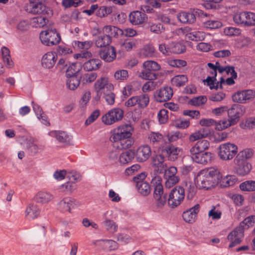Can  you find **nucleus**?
I'll return each instance as SVG.
<instances>
[{
	"label": "nucleus",
	"mask_w": 255,
	"mask_h": 255,
	"mask_svg": "<svg viewBox=\"0 0 255 255\" xmlns=\"http://www.w3.org/2000/svg\"><path fill=\"white\" fill-rule=\"evenodd\" d=\"M200 206L199 204L184 211L182 214L183 220L187 223H192L195 221L197 214L199 212Z\"/></svg>",
	"instance_id": "5701e85b"
},
{
	"label": "nucleus",
	"mask_w": 255,
	"mask_h": 255,
	"mask_svg": "<svg viewBox=\"0 0 255 255\" xmlns=\"http://www.w3.org/2000/svg\"><path fill=\"white\" fill-rule=\"evenodd\" d=\"M135 153L132 150H128L123 152L119 157V162L123 164H127L134 158Z\"/></svg>",
	"instance_id": "a19ab883"
},
{
	"label": "nucleus",
	"mask_w": 255,
	"mask_h": 255,
	"mask_svg": "<svg viewBox=\"0 0 255 255\" xmlns=\"http://www.w3.org/2000/svg\"><path fill=\"white\" fill-rule=\"evenodd\" d=\"M148 139L150 143L153 145L159 144V146L161 144L164 142L165 138L162 134L159 132H151L148 134Z\"/></svg>",
	"instance_id": "72a5a7b5"
},
{
	"label": "nucleus",
	"mask_w": 255,
	"mask_h": 255,
	"mask_svg": "<svg viewBox=\"0 0 255 255\" xmlns=\"http://www.w3.org/2000/svg\"><path fill=\"white\" fill-rule=\"evenodd\" d=\"M29 12L34 14H52V10L45 5V0H29Z\"/></svg>",
	"instance_id": "1a4fd4ad"
},
{
	"label": "nucleus",
	"mask_w": 255,
	"mask_h": 255,
	"mask_svg": "<svg viewBox=\"0 0 255 255\" xmlns=\"http://www.w3.org/2000/svg\"><path fill=\"white\" fill-rule=\"evenodd\" d=\"M48 134L50 136L55 137L59 142L64 145H70L72 144V136L65 131L52 130Z\"/></svg>",
	"instance_id": "4468645a"
},
{
	"label": "nucleus",
	"mask_w": 255,
	"mask_h": 255,
	"mask_svg": "<svg viewBox=\"0 0 255 255\" xmlns=\"http://www.w3.org/2000/svg\"><path fill=\"white\" fill-rule=\"evenodd\" d=\"M39 37L42 44L48 46L57 45L61 41L60 34L55 28L48 29L41 31Z\"/></svg>",
	"instance_id": "39448f33"
},
{
	"label": "nucleus",
	"mask_w": 255,
	"mask_h": 255,
	"mask_svg": "<svg viewBox=\"0 0 255 255\" xmlns=\"http://www.w3.org/2000/svg\"><path fill=\"white\" fill-rule=\"evenodd\" d=\"M25 146L28 153L32 155L36 154L44 149V145L38 143L35 139L32 137L25 139Z\"/></svg>",
	"instance_id": "2eb2a0df"
},
{
	"label": "nucleus",
	"mask_w": 255,
	"mask_h": 255,
	"mask_svg": "<svg viewBox=\"0 0 255 255\" xmlns=\"http://www.w3.org/2000/svg\"><path fill=\"white\" fill-rule=\"evenodd\" d=\"M76 201L70 197H65L58 204V209L62 212H68L71 213V208Z\"/></svg>",
	"instance_id": "cd10ccee"
},
{
	"label": "nucleus",
	"mask_w": 255,
	"mask_h": 255,
	"mask_svg": "<svg viewBox=\"0 0 255 255\" xmlns=\"http://www.w3.org/2000/svg\"><path fill=\"white\" fill-rule=\"evenodd\" d=\"M244 237V229L242 227H238L231 232L228 236V239L231 242L229 247L231 248L241 243Z\"/></svg>",
	"instance_id": "dca6fc26"
},
{
	"label": "nucleus",
	"mask_w": 255,
	"mask_h": 255,
	"mask_svg": "<svg viewBox=\"0 0 255 255\" xmlns=\"http://www.w3.org/2000/svg\"><path fill=\"white\" fill-rule=\"evenodd\" d=\"M40 210L38 206L33 204H30L26 208L25 214L26 217L29 219H35L40 215Z\"/></svg>",
	"instance_id": "473e14b6"
},
{
	"label": "nucleus",
	"mask_w": 255,
	"mask_h": 255,
	"mask_svg": "<svg viewBox=\"0 0 255 255\" xmlns=\"http://www.w3.org/2000/svg\"><path fill=\"white\" fill-rule=\"evenodd\" d=\"M241 108L238 105H233L228 110V119L221 120L222 128H229L237 124L240 120Z\"/></svg>",
	"instance_id": "423d86ee"
},
{
	"label": "nucleus",
	"mask_w": 255,
	"mask_h": 255,
	"mask_svg": "<svg viewBox=\"0 0 255 255\" xmlns=\"http://www.w3.org/2000/svg\"><path fill=\"white\" fill-rule=\"evenodd\" d=\"M187 81L188 78L184 75H176L171 79L172 85L178 87L183 86Z\"/></svg>",
	"instance_id": "a18cd8bd"
},
{
	"label": "nucleus",
	"mask_w": 255,
	"mask_h": 255,
	"mask_svg": "<svg viewBox=\"0 0 255 255\" xmlns=\"http://www.w3.org/2000/svg\"><path fill=\"white\" fill-rule=\"evenodd\" d=\"M204 26L208 29H217L222 26V22L217 20H209L203 22Z\"/></svg>",
	"instance_id": "5fc2aeb1"
},
{
	"label": "nucleus",
	"mask_w": 255,
	"mask_h": 255,
	"mask_svg": "<svg viewBox=\"0 0 255 255\" xmlns=\"http://www.w3.org/2000/svg\"><path fill=\"white\" fill-rule=\"evenodd\" d=\"M155 48L151 44L144 45L140 50L139 55L142 58H150L154 56Z\"/></svg>",
	"instance_id": "4c0bfd02"
},
{
	"label": "nucleus",
	"mask_w": 255,
	"mask_h": 255,
	"mask_svg": "<svg viewBox=\"0 0 255 255\" xmlns=\"http://www.w3.org/2000/svg\"><path fill=\"white\" fill-rule=\"evenodd\" d=\"M149 102V97L147 94L132 96L125 102V106L128 107L137 105L138 108L144 109L146 107Z\"/></svg>",
	"instance_id": "9b49d317"
},
{
	"label": "nucleus",
	"mask_w": 255,
	"mask_h": 255,
	"mask_svg": "<svg viewBox=\"0 0 255 255\" xmlns=\"http://www.w3.org/2000/svg\"><path fill=\"white\" fill-rule=\"evenodd\" d=\"M219 172L214 168L201 170L197 176L198 186L200 189L208 190L213 187L217 183Z\"/></svg>",
	"instance_id": "7ed1b4c3"
},
{
	"label": "nucleus",
	"mask_w": 255,
	"mask_h": 255,
	"mask_svg": "<svg viewBox=\"0 0 255 255\" xmlns=\"http://www.w3.org/2000/svg\"><path fill=\"white\" fill-rule=\"evenodd\" d=\"M234 162L235 164L237 165L236 173L240 176L247 175L252 169L251 164L246 161H242L238 163V162L236 161V159H235Z\"/></svg>",
	"instance_id": "c756f323"
},
{
	"label": "nucleus",
	"mask_w": 255,
	"mask_h": 255,
	"mask_svg": "<svg viewBox=\"0 0 255 255\" xmlns=\"http://www.w3.org/2000/svg\"><path fill=\"white\" fill-rule=\"evenodd\" d=\"M80 70L79 67H77V64L73 63L68 66L66 70L67 76H76L75 75Z\"/></svg>",
	"instance_id": "69168bd1"
},
{
	"label": "nucleus",
	"mask_w": 255,
	"mask_h": 255,
	"mask_svg": "<svg viewBox=\"0 0 255 255\" xmlns=\"http://www.w3.org/2000/svg\"><path fill=\"white\" fill-rule=\"evenodd\" d=\"M185 197L184 189L180 186H176L170 192L168 204L172 208L177 207L183 201Z\"/></svg>",
	"instance_id": "9d476101"
},
{
	"label": "nucleus",
	"mask_w": 255,
	"mask_h": 255,
	"mask_svg": "<svg viewBox=\"0 0 255 255\" xmlns=\"http://www.w3.org/2000/svg\"><path fill=\"white\" fill-rule=\"evenodd\" d=\"M165 181V187L168 188H171L179 182V177L177 176H164Z\"/></svg>",
	"instance_id": "052dcab7"
},
{
	"label": "nucleus",
	"mask_w": 255,
	"mask_h": 255,
	"mask_svg": "<svg viewBox=\"0 0 255 255\" xmlns=\"http://www.w3.org/2000/svg\"><path fill=\"white\" fill-rule=\"evenodd\" d=\"M151 165L159 173H163L165 169L167 168V165L164 162V156L160 154L152 157Z\"/></svg>",
	"instance_id": "bb28decb"
},
{
	"label": "nucleus",
	"mask_w": 255,
	"mask_h": 255,
	"mask_svg": "<svg viewBox=\"0 0 255 255\" xmlns=\"http://www.w3.org/2000/svg\"><path fill=\"white\" fill-rule=\"evenodd\" d=\"M57 59V55L52 52L45 53L42 58L41 64L43 68L50 69L52 68Z\"/></svg>",
	"instance_id": "393cba45"
},
{
	"label": "nucleus",
	"mask_w": 255,
	"mask_h": 255,
	"mask_svg": "<svg viewBox=\"0 0 255 255\" xmlns=\"http://www.w3.org/2000/svg\"><path fill=\"white\" fill-rule=\"evenodd\" d=\"M241 29L234 27H227L224 28L225 35L230 36H238L241 34Z\"/></svg>",
	"instance_id": "0e129e2a"
},
{
	"label": "nucleus",
	"mask_w": 255,
	"mask_h": 255,
	"mask_svg": "<svg viewBox=\"0 0 255 255\" xmlns=\"http://www.w3.org/2000/svg\"><path fill=\"white\" fill-rule=\"evenodd\" d=\"M181 134L178 131L168 133L165 136H164L166 139V141L169 144H171V142L177 141L178 139L181 138Z\"/></svg>",
	"instance_id": "680f3d73"
},
{
	"label": "nucleus",
	"mask_w": 255,
	"mask_h": 255,
	"mask_svg": "<svg viewBox=\"0 0 255 255\" xmlns=\"http://www.w3.org/2000/svg\"><path fill=\"white\" fill-rule=\"evenodd\" d=\"M100 58L106 62H111L116 58V50L114 46H109L101 48L99 52Z\"/></svg>",
	"instance_id": "6ab92c4d"
},
{
	"label": "nucleus",
	"mask_w": 255,
	"mask_h": 255,
	"mask_svg": "<svg viewBox=\"0 0 255 255\" xmlns=\"http://www.w3.org/2000/svg\"><path fill=\"white\" fill-rule=\"evenodd\" d=\"M151 183L154 188L153 198L155 203L153 211L159 212L166 204L167 194L164 192L162 179L160 176H154L152 179Z\"/></svg>",
	"instance_id": "f03ea898"
},
{
	"label": "nucleus",
	"mask_w": 255,
	"mask_h": 255,
	"mask_svg": "<svg viewBox=\"0 0 255 255\" xmlns=\"http://www.w3.org/2000/svg\"><path fill=\"white\" fill-rule=\"evenodd\" d=\"M68 79L66 82L68 88L72 90L76 89L79 85L80 81L77 76H67Z\"/></svg>",
	"instance_id": "8fccbe9b"
},
{
	"label": "nucleus",
	"mask_w": 255,
	"mask_h": 255,
	"mask_svg": "<svg viewBox=\"0 0 255 255\" xmlns=\"http://www.w3.org/2000/svg\"><path fill=\"white\" fill-rule=\"evenodd\" d=\"M111 38L108 35H100L97 37L95 41V44L97 47L101 48L109 46L111 42Z\"/></svg>",
	"instance_id": "ea45409f"
},
{
	"label": "nucleus",
	"mask_w": 255,
	"mask_h": 255,
	"mask_svg": "<svg viewBox=\"0 0 255 255\" xmlns=\"http://www.w3.org/2000/svg\"><path fill=\"white\" fill-rule=\"evenodd\" d=\"M138 192L143 196L148 195L151 191L150 186L147 182H139L136 186Z\"/></svg>",
	"instance_id": "49530a36"
},
{
	"label": "nucleus",
	"mask_w": 255,
	"mask_h": 255,
	"mask_svg": "<svg viewBox=\"0 0 255 255\" xmlns=\"http://www.w3.org/2000/svg\"><path fill=\"white\" fill-rule=\"evenodd\" d=\"M240 188L244 191H255V181L247 180L240 184Z\"/></svg>",
	"instance_id": "3c124183"
},
{
	"label": "nucleus",
	"mask_w": 255,
	"mask_h": 255,
	"mask_svg": "<svg viewBox=\"0 0 255 255\" xmlns=\"http://www.w3.org/2000/svg\"><path fill=\"white\" fill-rule=\"evenodd\" d=\"M32 21L33 26L42 27L47 24L48 20L45 17L41 16L33 18Z\"/></svg>",
	"instance_id": "864d4df0"
},
{
	"label": "nucleus",
	"mask_w": 255,
	"mask_h": 255,
	"mask_svg": "<svg viewBox=\"0 0 255 255\" xmlns=\"http://www.w3.org/2000/svg\"><path fill=\"white\" fill-rule=\"evenodd\" d=\"M222 212L216 210V207L213 206L211 209L208 212V216L212 220H219L221 218Z\"/></svg>",
	"instance_id": "338daca9"
},
{
	"label": "nucleus",
	"mask_w": 255,
	"mask_h": 255,
	"mask_svg": "<svg viewBox=\"0 0 255 255\" xmlns=\"http://www.w3.org/2000/svg\"><path fill=\"white\" fill-rule=\"evenodd\" d=\"M255 93L252 90L239 91L233 95L234 101L238 103H244L255 96Z\"/></svg>",
	"instance_id": "b1692460"
},
{
	"label": "nucleus",
	"mask_w": 255,
	"mask_h": 255,
	"mask_svg": "<svg viewBox=\"0 0 255 255\" xmlns=\"http://www.w3.org/2000/svg\"><path fill=\"white\" fill-rule=\"evenodd\" d=\"M219 156L223 160L232 159L238 152V146L233 143L227 142L219 147Z\"/></svg>",
	"instance_id": "0eeeda50"
},
{
	"label": "nucleus",
	"mask_w": 255,
	"mask_h": 255,
	"mask_svg": "<svg viewBox=\"0 0 255 255\" xmlns=\"http://www.w3.org/2000/svg\"><path fill=\"white\" fill-rule=\"evenodd\" d=\"M112 11V6L103 5L98 7L96 11V15L101 18L105 17L111 14Z\"/></svg>",
	"instance_id": "de8ad7c7"
},
{
	"label": "nucleus",
	"mask_w": 255,
	"mask_h": 255,
	"mask_svg": "<svg viewBox=\"0 0 255 255\" xmlns=\"http://www.w3.org/2000/svg\"><path fill=\"white\" fill-rule=\"evenodd\" d=\"M143 66L144 69L152 71L154 72L156 71L159 70L161 68L160 65L158 64L157 62L152 60L144 62L143 64Z\"/></svg>",
	"instance_id": "603ef678"
},
{
	"label": "nucleus",
	"mask_w": 255,
	"mask_h": 255,
	"mask_svg": "<svg viewBox=\"0 0 255 255\" xmlns=\"http://www.w3.org/2000/svg\"><path fill=\"white\" fill-rule=\"evenodd\" d=\"M238 178L235 175H228L222 178L221 185L224 187L232 186L237 183Z\"/></svg>",
	"instance_id": "c03bdc74"
},
{
	"label": "nucleus",
	"mask_w": 255,
	"mask_h": 255,
	"mask_svg": "<svg viewBox=\"0 0 255 255\" xmlns=\"http://www.w3.org/2000/svg\"><path fill=\"white\" fill-rule=\"evenodd\" d=\"M200 125L202 127L214 126L216 128L220 126L222 128L221 120L217 122L212 119H202L200 121Z\"/></svg>",
	"instance_id": "09e8293b"
},
{
	"label": "nucleus",
	"mask_w": 255,
	"mask_h": 255,
	"mask_svg": "<svg viewBox=\"0 0 255 255\" xmlns=\"http://www.w3.org/2000/svg\"><path fill=\"white\" fill-rule=\"evenodd\" d=\"M113 90H106L103 93L104 98L106 100L107 103L110 105H113L115 102V95L112 92Z\"/></svg>",
	"instance_id": "13d9d810"
},
{
	"label": "nucleus",
	"mask_w": 255,
	"mask_h": 255,
	"mask_svg": "<svg viewBox=\"0 0 255 255\" xmlns=\"http://www.w3.org/2000/svg\"><path fill=\"white\" fill-rule=\"evenodd\" d=\"M254 152L253 149L246 148L240 151L235 159H236V161H237L238 163L242 161H246L247 160L251 158Z\"/></svg>",
	"instance_id": "c9c22d12"
},
{
	"label": "nucleus",
	"mask_w": 255,
	"mask_h": 255,
	"mask_svg": "<svg viewBox=\"0 0 255 255\" xmlns=\"http://www.w3.org/2000/svg\"><path fill=\"white\" fill-rule=\"evenodd\" d=\"M123 117V110L120 108H114L103 116L102 121L106 125H111L121 121Z\"/></svg>",
	"instance_id": "f8f14e48"
},
{
	"label": "nucleus",
	"mask_w": 255,
	"mask_h": 255,
	"mask_svg": "<svg viewBox=\"0 0 255 255\" xmlns=\"http://www.w3.org/2000/svg\"><path fill=\"white\" fill-rule=\"evenodd\" d=\"M234 21L244 26L255 25V13L251 11H242L236 13L233 17Z\"/></svg>",
	"instance_id": "6e6552de"
},
{
	"label": "nucleus",
	"mask_w": 255,
	"mask_h": 255,
	"mask_svg": "<svg viewBox=\"0 0 255 255\" xmlns=\"http://www.w3.org/2000/svg\"><path fill=\"white\" fill-rule=\"evenodd\" d=\"M159 149L162 154L168 156L169 160L173 161L177 158V155L180 151L179 148L175 147L172 144H169L165 140L164 142L159 146Z\"/></svg>",
	"instance_id": "ddd939ff"
},
{
	"label": "nucleus",
	"mask_w": 255,
	"mask_h": 255,
	"mask_svg": "<svg viewBox=\"0 0 255 255\" xmlns=\"http://www.w3.org/2000/svg\"><path fill=\"white\" fill-rule=\"evenodd\" d=\"M103 31L105 35L117 37L122 34L123 30L113 25H106L103 28Z\"/></svg>",
	"instance_id": "f704fd0d"
},
{
	"label": "nucleus",
	"mask_w": 255,
	"mask_h": 255,
	"mask_svg": "<svg viewBox=\"0 0 255 255\" xmlns=\"http://www.w3.org/2000/svg\"><path fill=\"white\" fill-rule=\"evenodd\" d=\"M112 214V211H106L103 215L104 221L103 224L107 231L110 233L114 234L118 231V224L114 221L110 219L108 215Z\"/></svg>",
	"instance_id": "4be33fe9"
},
{
	"label": "nucleus",
	"mask_w": 255,
	"mask_h": 255,
	"mask_svg": "<svg viewBox=\"0 0 255 255\" xmlns=\"http://www.w3.org/2000/svg\"><path fill=\"white\" fill-rule=\"evenodd\" d=\"M178 18L182 23H193L196 20L195 15L192 12H181L178 15Z\"/></svg>",
	"instance_id": "e433bc0d"
},
{
	"label": "nucleus",
	"mask_w": 255,
	"mask_h": 255,
	"mask_svg": "<svg viewBox=\"0 0 255 255\" xmlns=\"http://www.w3.org/2000/svg\"><path fill=\"white\" fill-rule=\"evenodd\" d=\"M148 24L149 28L151 32L155 34H160L164 30L163 25L159 23H156L149 22Z\"/></svg>",
	"instance_id": "6e6d98bb"
},
{
	"label": "nucleus",
	"mask_w": 255,
	"mask_h": 255,
	"mask_svg": "<svg viewBox=\"0 0 255 255\" xmlns=\"http://www.w3.org/2000/svg\"><path fill=\"white\" fill-rule=\"evenodd\" d=\"M139 76L142 78L148 81H153L157 78V74L155 72L145 69L140 73Z\"/></svg>",
	"instance_id": "4d7b16f0"
},
{
	"label": "nucleus",
	"mask_w": 255,
	"mask_h": 255,
	"mask_svg": "<svg viewBox=\"0 0 255 255\" xmlns=\"http://www.w3.org/2000/svg\"><path fill=\"white\" fill-rule=\"evenodd\" d=\"M112 133L110 139L117 143V147L119 149L128 148L134 143L131 131H128L125 128H115Z\"/></svg>",
	"instance_id": "20e7f679"
},
{
	"label": "nucleus",
	"mask_w": 255,
	"mask_h": 255,
	"mask_svg": "<svg viewBox=\"0 0 255 255\" xmlns=\"http://www.w3.org/2000/svg\"><path fill=\"white\" fill-rule=\"evenodd\" d=\"M207 65L210 68L209 72L210 75L208 76L204 81L207 82V85L209 86L211 89L217 90L219 88V82H216L217 76L216 65L211 63H208Z\"/></svg>",
	"instance_id": "f3484780"
},
{
	"label": "nucleus",
	"mask_w": 255,
	"mask_h": 255,
	"mask_svg": "<svg viewBox=\"0 0 255 255\" xmlns=\"http://www.w3.org/2000/svg\"><path fill=\"white\" fill-rule=\"evenodd\" d=\"M206 102V97L201 96L192 98L189 101V103L191 105L198 106L204 104Z\"/></svg>",
	"instance_id": "e2e57ef3"
},
{
	"label": "nucleus",
	"mask_w": 255,
	"mask_h": 255,
	"mask_svg": "<svg viewBox=\"0 0 255 255\" xmlns=\"http://www.w3.org/2000/svg\"><path fill=\"white\" fill-rule=\"evenodd\" d=\"M167 63L170 66L177 68L184 67L187 64L185 60L181 59H170L168 60Z\"/></svg>",
	"instance_id": "774afa93"
},
{
	"label": "nucleus",
	"mask_w": 255,
	"mask_h": 255,
	"mask_svg": "<svg viewBox=\"0 0 255 255\" xmlns=\"http://www.w3.org/2000/svg\"><path fill=\"white\" fill-rule=\"evenodd\" d=\"M169 44L171 54H180L186 51V46L183 43L172 42Z\"/></svg>",
	"instance_id": "79ce46f5"
},
{
	"label": "nucleus",
	"mask_w": 255,
	"mask_h": 255,
	"mask_svg": "<svg viewBox=\"0 0 255 255\" xmlns=\"http://www.w3.org/2000/svg\"><path fill=\"white\" fill-rule=\"evenodd\" d=\"M147 19V15L139 10L131 11L128 15L129 21L133 25H142Z\"/></svg>",
	"instance_id": "aec40b11"
},
{
	"label": "nucleus",
	"mask_w": 255,
	"mask_h": 255,
	"mask_svg": "<svg viewBox=\"0 0 255 255\" xmlns=\"http://www.w3.org/2000/svg\"><path fill=\"white\" fill-rule=\"evenodd\" d=\"M102 62L99 59H90L85 62L83 64V69L86 71L97 70L101 66Z\"/></svg>",
	"instance_id": "7c9ffc66"
},
{
	"label": "nucleus",
	"mask_w": 255,
	"mask_h": 255,
	"mask_svg": "<svg viewBox=\"0 0 255 255\" xmlns=\"http://www.w3.org/2000/svg\"><path fill=\"white\" fill-rule=\"evenodd\" d=\"M212 157L213 154L211 152L201 151L198 154L194 156L193 161L205 165L211 161Z\"/></svg>",
	"instance_id": "2f4dec72"
},
{
	"label": "nucleus",
	"mask_w": 255,
	"mask_h": 255,
	"mask_svg": "<svg viewBox=\"0 0 255 255\" xmlns=\"http://www.w3.org/2000/svg\"><path fill=\"white\" fill-rule=\"evenodd\" d=\"M99 243L100 246H104L110 251H113L118 248V244L112 240H97L94 244Z\"/></svg>",
	"instance_id": "37998d69"
},
{
	"label": "nucleus",
	"mask_w": 255,
	"mask_h": 255,
	"mask_svg": "<svg viewBox=\"0 0 255 255\" xmlns=\"http://www.w3.org/2000/svg\"><path fill=\"white\" fill-rule=\"evenodd\" d=\"M113 85L109 82L106 77H101L95 82L94 89L96 93H103L106 90H113Z\"/></svg>",
	"instance_id": "412c9836"
},
{
	"label": "nucleus",
	"mask_w": 255,
	"mask_h": 255,
	"mask_svg": "<svg viewBox=\"0 0 255 255\" xmlns=\"http://www.w3.org/2000/svg\"><path fill=\"white\" fill-rule=\"evenodd\" d=\"M173 96L172 89L165 87L157 90L154 94L155 100L158 102H164L169 100Z\"/></svg>",
	"instance_id": "a211bd4d"
},
{
	"label": "nucleus",
	"mask_w": 255,
	"mask_h": 255,
	"mask_svg": "<svg viewBox=\"0 0 255 255\" xmlns=\"http://www.w3.org/2000/svg\"><path fill=\"white\" fill-rule=\"evenodd\" d=\"M199 128L191 134L189 136L191 141H195L200 138L208 136L213 142H218L225 140L228 138H233L237 136L235 128Z\"/></svg>",
	"instance_id": "f257e3e1"
},
{
	"label": "nucleus",
	"mask_w": 255,
	"mask_h": 255,
	"mask_svg": "<svg viewBox=\"0 0 255 255\" xmlns=\"http://www.w3.org/2000/svg\"><path fill=\"white\" fill-rule=\"evenodd\" d=\"M53 198V195L50 193L45 191H40L35 195V200L38 203L44 204L51 201Z\"/></svg>",
	"instance_id": "58836bf2"
},
{
	"label": "nucleus",
	"mask_w": 255,
	"mask_h": 255,
	"mask_svg": "<svg viewBox=\"0 0 255 255\" xmlns=\"http://www.w3.org/2000/svg\"><path fill=\"white\" fill-rule=\"evenodd\" d=\"M184 30L187 32L186 34L187 38L192 41H203L205 39L206 36V33L203 31H190V28L187 27H186Z\"/></svg>",
	"instance_id": "c85d7f7f"
},
{
	"label": "nucleus",
	"mask_w": 255,
	"mask_h": 255,
	"mask_svg": "<svg viewBox=\"0 0 255 255\" xmlns=\"http://www.w3.org/2000/svg\"><path fill=\"white\" fill-rule=\"evenodd\" d=\"M151 152L150 147L148 145H144L138 148L135 155L138 161L143 162L149 158Z\"/></svg>",
	"instance_id": "a878e982"
},
{
	"label": "nucleus",
	"mask_w": 255,
	"mask_h": 255,
	"mask_svg": "<svg viewBox=\"0 0 255 255\" xmlns=\"http://www.w3.org/2000/svg\"><path fill=\"white\" fill-rule=\"evenodd\" d=\"M114 77L116 80L120 82L124 81L128 77V71L123 69L117 70L115 73Z\"/></svg>",
	"instance_id": "bf43d9fd"
}]
</instances>
